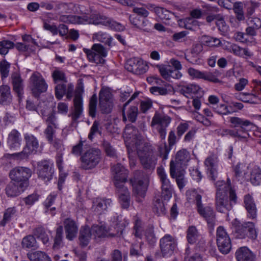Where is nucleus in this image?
I'll return each instance as SVG.
<instances>
[{
  "label": "nucleus",
  "mask_w": 261,
  "mask_h": 261,
  "mask_svg": "<svg viewBox=\"0 0 261 261\" xmlns=\"http://www.w3.org/2000/svg\"><path fill=\"white\" fill-rule=\"evenodd\" d=\"M59 20L67 23L101 24L116 31H122L125 29V27L121 23L97 12L82 16L62 15L59 17Z\"/></svg>",
  "instance_id": "nucleus-1"
},
{
  "label": "nucleus",
  "mask_w": 261,
  "mask_h": 261,
  "mask_svg": "<svg viewBox=\"0 0 261 261\" xmlns=\"http://www.w3.org/2000/svg\"><path fill=\"white\" fill-rule=\"evenodd\" d=\"M217 188L216 196V207L217 210L225 213L232 208L237 203V196L235 191L230 186V180L228 178L227 182L219 180L215 184Z\"/></svg>",
  "instance_id": "nucleus-2"
},
{
  "label": "nucleus",
  "mask_w": 261,
  "mask_h": 261,
  "mask_svg": "<svg viewBox=\"0 0 261 261\" xmlns=\"http://www.w3.org/2000/svg\"><path fill=\"white\" fill-rule=\"evenodd\" d=\"M188 200L195 202L199 214L207 222L208 227L213 228L216 222V215L212 207L203 206L201 202V195L195 189L189 190L186 192Z\"/></svg>",
  "instance_id": "nucleus-3"
},
{
  "label": "nucleus",
  "mask_w": 261,
  "mask_h": 261,
  "mask_svg": "<svg viewBox=\"0 0 261 261\" xmlns=\"http://www.w3.org/2000/svg\"><path fill=\"white\" fill-rule=\"evenodd\" d=\"M229 121L230 126L234 128L233 131L237 133V140L247 142L250 137L248 132L252 128V123L248 120L238 117H230Z\"/></svg>",
  "instance_id": "nucleus-4"
},
{
  "label": "nucleus",
  "mask_w": 261,
  "mask_h": 261,
  "mask_svg": "<svg viewBox=\"0 0 261 261\" xmlns=\"http://www.w3.org/2000/svg\"><path fill=\"white\" fill-rule=\"evenodd\" d=\"M137 153L143 168L153 170L157 164V156L154 154L150 146L147 143L143 144L137 148Z\"/></svg>",
  "instance_id": "nucleus-5"
},
{
  "label": "nucleus",
  "mask_w": 261,
  "mask_h": 261,
  "mask_svg": "<svg viewBox=\"0 0 261 261\" xmlns=\"http://www.w3.org/2000/svg\"><path fill=\"white\" fill-rule=\"evenodd\" d=\"M133 192L137 196V200L139 202L142 201L144 198L147 189L148 180L147 176L141 171H136L134 173V177L130 179Z\"/></svg>",
  "instance_id": "nucleus-6"
},
{
  "label": "nucleus",
  "mask_w": 261,
  "mask_h": 261,
  "mask_svg": "<svg viewBox=\"0 0 261 261\" xmlns=\"http://www.w3.org/2000/svg\"><path fill=\"white\" fill-rule=\"evenodd\" d=\"M234 225V235L237 238L243 239L248 238L252 240L257 238V232L253 222H245L241 223L236 220Z\"/></svg>",
  "instance_id": "nucleus-7"
},
{
  "label": "nucleus",
  "mask_w": 261,
  "mask_h": 261,
  "mask_svg": "<svg viewBox=\"0 0 261 261\" xmlns=\"http://www.w3.org/2000/svg\"><path fill=\"white\" fill-rule=\"evenodd\" d=\"M24 139L25 145L22 151L7 155L15 159L23 160L27 159L30 154L35 153L39 147V143L37 138L33 135L27 133L24 135Z\"/></svg>",
  "instance_id": "nucleus-8"
},
{
  "label": "nucleus",
  "mask_w": 261,
  "mask_h": 261,
  "mask_svg": "<svg viewBox=\"0 0 261 261\" xmlns=\"http://www.w3.org/2000/svg\"><path fill=\"white\" fill-rule=\"evenodd\" d=\"M81 167L83 169L88 170L95 168L101 160V151L99 149L90 148L81 155Z\"/></svg>",
  "instance_id": "nucleus-9"
},
{
  "label": "nucleus",
  "mask_w": 261,
  "mask_h": 261,
  "mask_svg": "<svg viewBox=\"0 0 261 261\" xmlns=\"http://www.w3.org/2000/svg\"><path fill=\"white\" fill-rule=\"evenodd\" d=\"M88 61L96 64H103L105 62L104 58L106 57L108 51L101 44H94L91 49L83 48Z\"/></svg>",
  "instance_id": "nucleus-10"
},
{
  "label": "nucleus",
  "mask_w": 261,
  "mask_h": 261,
  "mask_svg": "<svg viewBox=\"0 0 261 261\" xmlns=\"http://www.w3.org/2000/svg\"><path fill=\"white\" fill-rule=\"evenodd\" d=\"M31 175V170L24 167H15L9 173V176L12 180L21 185L24 184V187L27 188L29 186V179Z\"/></svg>",
  "instance_id": "nucleus-11"
},
{
  "label": "nucleus",
  "mask_w": 261,
  "mask_h": 261,
  "mask_svg": "<svg viewBox=\"0 0 261 261\" xmlns=\"http://www.w3.org/2000/svg\"><path fill=\"white\" fill-rule=\"evenodd\" d=\"M36 172L38 176L45 182L50 181L54 174V164L49 160H42L37 163Z\"/></svg>",
  "instance_id": "nucleus-12"
},
{
  "label": "nucleus",
  "mask_w": 261,
  "mask_h": 261,
  "mask_svg": "<svg viewBox=\"0 0 261 261\" xmlns=\"http://www.w3.org/2000/svg\"><path fill=\"white\" fill-rule=\"evenodd\" d=\"M43 118L47 126L44 130V135L47 141L49 143H51L56 133V130L58 128V124L55 113L51 112L46 116L43 115Z\"/></svg>",
  "instance_id": "nucleus-13"
},
{
  "label": "nucleus",
  "mask_w": 261,
  "mask_h": 261,
  "mask_svg": "<svg viewBox=\"0 0 261 261\" xmlns=\"http://www.w3.org/2000/svg\"><path fill=\"white\" fill-rule=\"evenodd\" d=\"M176 247V240L170 234H165L160 240V247L162 256L164 257L171 256Z\"/></svg>",
  "instance_id": "nucleus-14"
},
{
  "label": "nucleus",
  "mask_w": 261,
  "mask_h": 261,
  "mask_svg": "<svg viewBox=\"0 0 261 261\" xmlns=\"http://www.w3.org/2000/svg\"><path fill=\"white\" fill-rule=\"evenodd\" d=\"M217 244L219 250L223 254H227L230 251L231 243L230 239L222 226H219L217 229Z\"/></svg>",
  "instance_id": "nucleus-15"
},
{
  "label": "nucleus",
  "mask_w": 261,
  "mask_h": 261,
  "mask_svg": "<svg viewBox=\"0 0 261 261\" xmlns=\"http://www.w3.org/2000/svg\"><path fill=\"white\" fill-rule=\"evenodd\" d=\"M99 105L103 114L110 113L113 107L112 94L108 89H101L99 93Z\"/></svg>",
  "instance_id": "nucleus-16"
},
{
  "label": "nucleus",
  "mask_w": 261,
  "mask_h": 261,
  "mask_svg": "<svg viewBox=\"0 0 261 261\" xmlns=\"http://www.w3.org/2000/svg\"><path fill=\"white\" fill-rule=\"evenodd\" d=\"M157 173L161 182L162 195L165 200H169L172 197L173 186L163 168L159 167Z\"/></svg>",
  "instance_id": "nucleus-17"
},
{
  "label": "nucleus",
  "mask_w": 261,
  "mask_h": 261,
  "mask_svg": "<svg viewBox=\"0 0 261 261\" xmlns=\"http://www.w3.org/2000/svg\"><path fill=\"white\" fill-rule=\"evenodd\" d=\"M125 68L128 71L137 75L145 73L148 69L146 63L139 58H133L128 60Z\"/></svg>",
  "instance_id": "nucleus-18"
},
{
  "label": "nucleus",
  "mask_w": 261,
  "mask_h": 261,
  "mask_svg": "<svg viewBox=\"0 0 261 261\" xmlns=\"http://www.w3.org/2000/svg\"><path fill=\"white\" fill-rule=\"evenodd\" d=\"M112 172L116 187L123 188L124 184L127 180L128 171L120 164H117L112 167Z\"/></svg>",
  "instance_id": "nucleus-19"
},
{
  "label": "nucleus",
  "mask_w": 261,
  "mask_h": 261,
  "mask_svg": "<svg viewBox=\"0 0 261 261\" xmlns=\"http://www.w3.org/2000/svg\"><path fill=\"white\" fill-rule=\"evenodd\" d=\"M30 82L32 86V92L35 95H38L46 91L47 84L40 73H33L30 77Z\"/></svg>",
  "instance_id": "nucleus-20"
},
{
  "label": "nucleus",
  "mask_w": 261,
  "mask_h": 261,
  "mask_svg": "<svg viewBox=\"0 0 261 261\" xmlns=\"http://www.w3.org/2000/svg\"><path fill=\"white\" fill-rule=\"evenodd\" d=\"M188 73L193 79H202L215 83L220 82L218 78V76L220 75L219 72L212 73L208 71H200L193 68H189L188 69Z\"/></svg>",
  "instance_id": "nucleus-21"
},
{
  "label": "nucleus",
  "mask_w": 261,
  "mask_h": 261,
  "mask_svg": "<svg viewBox=\"0 0 261 261\" xmlns=\"http://www.w3.org/2000/svg\"><path fill=\"white\" fill-rule=\"evenodd\" d=\"M73 109L68 116L72 119L71 125L76 124L77 120L80 118L83 112V99L80 93H76L73 99Z\"/></svg>",
  "instance_id": "nucleus-22"
},
{
  "label": "nucleus",
  "mask_w": 261,
  "mask_h": 261,
  "mask_svg": "<svg viewBox=\"0 0 261 261\" xmlns=\"http://www.w3.org/2000/svg\"><path fill=\"white\" fill-rule=\"evenodd\" d=\"M111 204V199L98 197L93 200L91 209L96 214L100 215L107 211Z\"/></svg>",
  "instance_id": "nucleus-23"
},
{
  "label": "nucleus",
  "mask_w": 261,
  "mask_h": 261,
  "mask_svg": "<svg viewBox=\"0 0 261 261\" xmlns=\"http://www.w3.org/2000/svg\"><path fill=\"white\" fill-rule=\"evenodd\" d=\"M161 76L166 80L170 82L172 79H179L182 76V73L179 70L172 69L164 65H157Z\"/></svg>",
  "instance_id": "nucleus-24"
},
{
  "label": "nucleus",
  "mask_w": 261,
  "mask_h": 261,
  "mask_svg": "<svg viewBox=\"0 0 261 261\" xmlns=\"http://www.w3.org/2000/svg\"><path fill=\"white\" fill-rule=\"evenodd\" d=\"M129 20L135 27L143 31L148 32L151 29V24L147 18L132 15H130Z\"/></svg>",
  "instance_id": "nucleus-25"
},
{
  "label": "nucleus",
  "mask_w": 261,
  "mask_h": 261,
  "mask_svg": "<svg viewBox=\"0 0 261 261\" xmlns=\"http://www.w3.org/2000/svg\"><path fill=\"white\" fill-rule=\"evenodd\" d=\"M24 184H22V185L18 184L11 180L5 188L6 195L10 197L19 195L26 189L27 187H24Z\"/></svg>",
  "instance_id": "nucleus-26"
},
{
  "label": "nucleus",
  "mask_w": 261,
  "mask_h": 261,
  "mask_svg": "<svg viewBox=\"0 0 261 261\" xmlns=\"http://www.w3.org/2000/svg\"><path fill=\"white\" fill-rule=\"evenodd\" d=\"M218 162V158L214 154L208 156L204 161V164L208 171L209 176L213 180H215L217 177Z\"/></svg>",
  "instance_id": "nucleus-27"
},
{
  "label": "nucleus",
  "mask_w": 261,
  "mask_h": 261,
  "mask_svg": "<svg viewBox=\"0 0 261 261\" xmlns=\"http://www.w3.org/2000/svg\"><path fill=\"white\" fill-rule=\"evenodd\" d=\"M66 238L69 240H72L76 237L78 226L75 221L71 219H66L64 221Z\"/></svg>",
  "instance_id": "nucleus-28"
},
{
  "label": "nucleus",
  "mask_w": 261,
  "mask_h": 261,
  "mask_svg": "<svg viewBox=\"0 0 261 261\" xmlns=\"http://www.w3.org/2000/svg\"><path fill=\"white\" fill-rule=\"evenodd\" d=\"M113 225L115 229V232H110L109 235L111 237H119L122 233L123 229L125 227V222L123 221L122 216L116 214L111 219Z\"/></svg>",
  "instance_id": "nucleus-29"
},
{
  "label": "nucleus",
  "mask_w": 261,
  "mask_h": 261,
  "mask_svg": "<svg viewBox=\"0 0 261 261\" xmlns=\"http://www.w3.org/2000/svg\"><path fill=\"white\" fill-rule=\"evenodd\" d=\"M235 255L237 261H255V255L247 247L238 249Z\"/></svg>",
  "instance_id": "nucleus-30"
},
{
  "label": "nucleus",
  "mask_w": 261,
  "mask_h": 261,
  "mask_svg": "<svg viewBox=\"0 0 261 261\" xmlns=\"http://www.w3.org/2000/svg\"><path fill=\"white\" fill-rule=\"evenodd\" d=\"M21 141L20 133L14 129L8 135L7 143L10 149L17 150L20 147Z\"/></svg>",
  "instance_id": "nucleus-31"
},
{
  "label": "nucleus",
  "mask_w": 261,
  "mask_h": 261,
  "mask_svg": "<svg viewBox=\"0 0 261 261\" xmlns=\"http://www.w3.org/2000/svg\"><path fill=\"white\" fill-rule=\"evenodd\" d=\"M244 203L247 211V217L250 219H254L256 217V207L252 197L249 194L244 196Z\"/></svg>",
  "instance_id": "nucleus-32"
},
{
  "label": "nucleus",
  "mask_w": 261,
  "mask_h": 261,
  "mask_svg": "<svg viewBox=\"0 0 261 261\" xmlns=\"http://www.w3.org/2000/svg\"><path fill=\"white\" fill-rule=\"evenodd\" d=\"M170 174L171 177L176 178V183L178 188L181 189L185 186V181L184 178V173L182 171L176 172V167L174 161L170 163Z\"/></svg>",
  "instance_id": "nucleus-33"
},
{
  "label": "nucleus",
  "mask_w": 261,
  "mask_h": 261,
  "mask_svg": "<svg viewBox=\"0 0 261 261\" xmlns=\"http://www.w3.org/2000/svg\"><path fill=\"white\" fill-rule=\"evenodd\" d=\"M125 108L123 109V121L126 122L127 121L134 123L136 122L138 115V108L137 106H130L125 111Z\"/></svg>",
  "instance_id": "nucleus-34"
},
{
  "label": "nucleus",
  "mask_w": 261,
  "mask_h": 261,
  "mask_svg": "<svg viewBox=\"0 0 261 261\" xmlns=\"http://www.w3.org/2000/svg\"><path fill=\"white\" fill-rule=\"evenodd\" d=\"M171 122V118L167 115L155 113L152 118L151 126L159 125L158 127L167 128Z\"/></svg>",
  "instance_id": "nucleus-35"
},
{
  "label": "nucleus",
  "mask_w": 261,
  "mask_h": 261,
  "mask_svg": "<svg viewBox=\"0 0 261 261\" xmlns=\"http://www.w3.org/2000/svg\"><path fill=\"white\" fill-rule=\"evenodd\" d=\"M12 100V96L11 93L10 88L7 85L0 86V104L8 105Z\"/></svg>",
  "instance_id": "nucleus-36"
},
{
  "label": "nucleus",
  "mask_w": 261,
  "mask_h": 261,
  "mask_svg": "<svg viewBox=\"0 0 261 261\" xmlns=\"http://www.w3.org/2000/svg\"><path fill=\"white\" fill-rule=\"evenodd\" d=\"M149 91L155 95H166L173 93L174 88L170 84H166L164 87H151L149 88Z\"/></svg>",
  "instance_id": "nucleus-37"
},
{
  "label": "nucleus",
  "mask_w": 261,
  "mask_h": 261,
  "mask_svg": "<svg viewBox=\"0 0 261 261\" xmlns=\"http://www.w3.org/2000/svg\"><path fill=\"white\" fill-rule=\"evenodd\" d=\"M190 159V153L186 149L178 151L176 154L175 165L177 164L180 167L187 165Z\"/></svg>",
  "instance_id": "nucleus-38"
},
{
  "label": "nucleus",
  "mask_w": 261,
  "mask_h": 261,
  "mask_svg": "<svg viewBox=\"0 0 261 261\" xmlns=\"http://www.w3.org/2000/svg\"><path fill=\"white\" fill-rule=\"evenodd\" d=\"M203 50V46L201 44H196L193 46L191 53L192 57L186 56V59L193 64H198L200 62V58H195V56L199 55Z\"/></svg>",
  "instance_id": "nucleus-39"
},
{
  "label": "nucleus",
  "mask_w": 261,
  "mask_h": 261,
  "mask_svg": "<svg viewBox=\"0 0 261 261\" xmlns=\"http://www.w3.org/2000/svg\"><path fill=\"white\" fill-rule=\"evenodd\" d=\"M201 88L197 85L188 84L181 87L180 92L185 96L189 97L192 94H198Z\"/></svg>",
  "instance_id": "nucleus-40"
},
{
  "label": "nucleus",
  "mask_w": 261,
  "mask_h": 261,
  "mask_svg": "<svg viewBox=\"0 0 261 261\" xmlns=\"http://www.w3.org/2000/svg\"><path fill=\"white\" fill-rule=\"evenodd\" d=\"M92 39L94 41H97L104 43L109 47L112 46L113 38L106 32L99 31L93 34Z\"/></svg>",
  "instance_id": "nucleus-41"
},
{
  "label": "nucleus",
  "mask_w": 261,
  "mask_h": 261,
  "mask_svg": "<svg viewBox=\"0 0 261 261\" xmlns=\"http://www.w3.org/2000/svg\"><path fill=\"white\" fill-rule=\"evenodd\" d=\"M92 236L95 238H102L105 237H111L109 235L110 232H111V228H110L108 230L106 229V227L102 225H94L92 227L91 229H90Z\"/></svg>",
  "instance_id": "nucleus-42"
},
{
  "label": "nucleus",
  "mask_w": 261,
  "mask_h": 261,
  "mask_svg": "<svg viewBox=\"0 0 261 261\" xmlns=\"http://www.w3.org/2000/svg\"><path fill=\"white\" fill-rule=\"evenodd\" d=\"M117 189L120 193L119 199L122 207L124 208H127L129 206L130 196L127 188L123 186V188Z\"/></svg>",
  "instance_id": "nucleus-43"
},
{
  "label": "nucleus",
  "mask_w": 261,
  "mask_h": 261,
  "mask_svg": "<svg viewBox=\"0 0 261 261\" xmlns=\"http://www.w3.org/2000/svg\"><path fill=\"white\" fill-rule=\"evenodd\" d=\"M11 77L13 90L19 96L22 94L23 91L22 80L20 75L17 73L12 74Z\"/></svg>",
  "instance_id": "nucleus-44"
},
{
  "label": "nucleus",
  "mask_w": 261,
  "mask_h": 261,
  "mask_svg": "<svg viewBox=\"0 0 261 261\" xmlns=\"http://www.w3.org/2000/svg\"><path fill=\"white\" fill-rule=\"evenodd\" d=\"M17 213V209L15 207H9L4 213L3 219L0 221V226L4 227L7 223L9 222L12 218L14 217Z\"/></svg>",
  "instance_id": "nucleus-45"
},
{
  "label": "nucleus",
  "mask_w": 261,
  "mask_h": 261,
  "mask_svg": "<svg viewBox=\"0 0 261 261\" xmlns=\"http://www.w3.org/2000/svg\"><path fill=\"white\" fill-rule=\"evenodd\" d=\"M34 235L46 245L49 244V237L46 233L45 229L42 226H39L33 230Z\"/></svg>",
  "instance_id": "nucleus-46"
},
{
  "label": "nucleus",
  "mask_w": 261,
  "mask_h": 261,
  "mask_svg": "<svg viewBox=\"0 0 261 261\" xmlns=\"http://www.w3.org/2000/svg\"><path fill=\"white\" fill-rule=\"evenodd\" d=\"M250 180L254 186L261 184V169L258 166H255L251 169Z\"/></svg>",
  "instance_id": "nucleus-47"
},
{
  "label": "nucleus",
  "mask_w": 261,
  "mask_h": 261,
  "mask_svg": "<svg viewBox=\"0 0 261 261\" xmlns=\"http://www.w3.org/2000/svg\"><path fill=\"white\" fill-rule=\"evenodd\" d=\"M51 77L55 84H58L59 82L67 83V79L65 73L59 68L56 67L52 71Z\"/></svg>",
  "instance_id": "nucleus-48"
},
{
  "label": "nucleus",
  "mask_w": 261,
  "mask_h": 261,
  "mask_svg": "<svg viewBox=\"0 0 261 261\" xmlns=\"http://www.w3.org/2000/svg\"><path fill=\"white\" fill-rule=\"evenodd\" d=\"M245 6V2H235L232 4V9L236 14L239 20H243L245 19L243 7Z\"/></svg>",
  "instance_id": "nucleus-49"
},
{
  "label": "nucleus",
  "mask_w": 261,
  "mask_h": 261,
  "mask_svg": "<svg viewBox=\"0 0 261 261\" xmlns=\"http://www.w3.org/2000/svg\"><path fill=\"white\" fill-rule=\"evenodd\" d=\"M28 256L31 261H51L47 254L40 251L29 253Z\"/></svg>",
  "instance_id": "nucleus-50"
},
{
  "label": "nucleus",
  "mask_w": 261,
  "mask_h": 261,
  "mask_svg": "<svg viewBox=\"0 0 261 261\" xmlns=\"http://www.w3.org/2000/svg\"><path fill=\"white\" fill-rule=\"evenodd\" d=\"M63 229L62 226H59L56 231L54 243L53 248L54 250L60 249L63 246Z\"/></svg>",
  "instance_id": "nucleus-51"
},
{
  "label": "nucleus",
  "mask_w": 261,
  "mask_h": 261,
  "mask_svg": "<svg viewBox=\"0 0 261 261\" xmlns=\"http://www.w3.org/2000/svg\"><path fill=\"white\" fill-rule=\"evenodd\" d=\"M201 41L203 45L209 47L218 46L221 44L219 39L207 35L202 36Z\"/></svg>",
  "instance_id": "nucleus-52"
},
{
  "label": "nucleus",
  "mask_w": 261,
  "mask_h": 261,
  "mask_svg": "<svg viewBox=\"0 0 261 261\" xmlns=\"http://www.w3.org/2000/svg\"><path fill=\"white\" fill-rule=\"evenodd\" d=\"M91 236L92 235L89 227H85L82 229L80 231L79 237L80 244L83 247L87 246Z\"/></svg>",
  "instance_id": "nucleus-53"
},
{
  "label": "nucleus",
  "mask_w": 261,
  "mask_h": 261,
  "mask_svg": "<svg viewBox=\"0 0 261 261\" xmlns=\"http://www.w3.org/2000/svg\"><path fill=\"white\" fill-rule=\"evenodd\" d=\"M154 11L159 17L162 20H169L172 19L174 15L173 13L162 7H155Z\"/></svg>",
  "instance_id": "nucleus-54"
},
{
  "label": "nucleus",
  "mask_w": 261,
  "mask_h": 261,
  "mask_svg": "<svg viewBox=\"0 0 261 261\" xmlns=\"http://www.w3.org/2000/svg\"><path fill=\"white\" fill-rule=\"evenodd\" d=\"M239 99L246 102L255 104L257 103V96L256 94L251 93L242 92L239 94Z\"/></svg>",
  "instance_id": "nucleus-55"
},
{
  "label": "nucleus",
  "mask_w": 261,
  "mask_h": 261,
  "mask_svg": "<svg viewBox=\"0 0 261 261\" xmlns=\"http://www.w3.org/2000/svg\"><path fill=\"white\" fill-rule=\"evenodd\" d=\"M145 238L148 244L154 245L156 242V238L154 232L153 227L152 225L148 226L145 231Z\"/></svg>",
  "instance_id": "nucleus-56"
},
{
  "label": "nucleus",
  "mask_w": 261,
  "mask_h": 261,
  "mask_svg": "<svg viewBox=\"0 0 261 261\" xmlns=\"http://www.w3.org/2000/svg\"><path fill=\"white\" fill-rule=\"evenodd\" d=\"M153 211L158 216L164 215L166 213V208L163 202L159 198H157L154 202Z\"/></svg>",
  "instance_id": "nucleus-57"
},
{
  "label": "nucleus",
  "mask_w": 261,
  "mask_h": 261,
  "mask_svg": "<svg viewBox=\"0 0 261 261\" xmlns=\"http://www.w3.org/2000/svg\"><path fill=\"white\" fill-rule=\"evenodd\" d=\"M171 149V147L168 145L165 142L160 144L158 148L159 155L162 158L163 161L166 160L168 158V154Z\"/></svg>",
  "instance_id": "nucleus-58"
},
{
  "label": "nucleus",
  "mask_w": 261,
  "mask_h": 261,
  "mask_svg": "<svg viewBox=\"0 0 261 261\" xmlns=\"http://www.w3.org/2000/svg\"><path fill=\"white\" fill-rule=\"evenodd\" d=\"M245 4L248 16H251L254 13L255 9L258 8L260 5L259 3L253 0L245 1Z\"/></svg>",
  "instance_id": "nucleus-59"
},
{
  "label": "nucleus",
  "mask_w": 261,
  "mask_h": 261,
  "mask_svg": "<svg viewBox=\"0 0 261 261\" xmlns=\"http://www.w3.org/2000/svg\"><path fill=\"white\" fill-rule=\"evenodd\" d=\"M36 241L32 235H28L24 237L22 240L21 244L23 248H31L36 247Z\"/></svg>",
  "instance_id": "nucleus-60"
},
{
  "label": "nucleus",
  "mask_w": 261,
  "mask_h": 261,
  "mask_svg": "<svg viewBox=\"0 0 261 261\" xmlns=\"http://www.w3.org/2000/svg\"><path fill=\"white\" fill-rule=\"evenodd\" d=\"M102 146L108 156L114 158L117 156L116 149L111 145L109 141L103 140L102 141Z\"/></svg>",
  "instance_id": "nucleus-61"
},
{
  "label": "nucleus",
  "mask_w": 261,
  "mask_h": 261,
  "mask_svg": "<svg viewBox=\"0 0 261 261\" xmlns=\"http://www.w3.org/2000/svg\"><path fill=\"white\" fill-rule=\"evenodd\" d=\"M67 83H61L58 84L55 87V96L56 98L60 100L65 94L66 90L67 88Z\"/></svg>",
  "instance_id": "nucleus-62"
},
{
  "label": "nucleus",
  "mask_w": 261,
  "mask_h": 261,
  "mask_svg": "<svg viewBox=\"0 0 261 261\" xmlns=\"http://www.w3.org/2000/svg\"><path fill=\"white\" fill-rule=\"evenodd\" d=\"M97 98L96 94H93L90 99L89 104V113L92 117H95L96 112Z\"/></svg>",
  "instance_id": "nucleus-63"
},
{
  "label": "nucleus",
  "mask_w": 261,
  "mask_h": 261,
  "mask_svg": "<svg viewBox=\"0 0 261 261\" xmlns=\"http://www.w3.org/2000/svg\"><path fill=\"white\" fill-rule=\"evenodd\" d=\"M198 237L197 230L195 227L190 226L187 230V238L188 242L190 244L196 242Z\"/></svg>",
  "instance_id": "nucleus-64"
}]
</instances>
